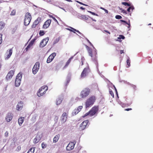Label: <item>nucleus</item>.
Segmentation results:
<instances>
[{"mask_svg":"<svg viewBox=\"0 0 153 153\" xmlns=\"http://www.w3.org/2000/svg\"><path fill=\"white\" fill-rule=\"evenodd\" d=\"M79 112V111H78L77 108H75L73 111V113L75 115H76Z\"/></svg>","mask_w":153,"mask_h":153,"instance_id":"c85d7f7f","label":"nucleus"},{"mask_svg":"<svg viewBox=\"0 0 153 153\" xmlns=\"http://www.w3.org/2000/svg\"><path fill=\"white\" fill-rule=\"evenodd\" d=\"M103 32H106V33H109V34H110V32L109 31H108V30H104L103 31Z\"/></svg>","mask_w":153,"mask_h":153,"instance_id":"09e8293b","label":"nucleus"},{"mask_svg":"<svg viewBox=\"0 0 153 153\" xmlns=\"http://www.w3.org/2000/svg\"><path fill=\"white\" fill-rule=\"evenodd\" d=\"M120 37H121V38H120V39H124L125 38V37L123 35H120Z\"/></svg>","mask_w":153,"mask_h":153,"instance_id":"864d4df0","label":"nucleus"},{"mask_svg":"<svg viewBox=\"0 0 153 153\" xmlns=\"http://www.w3.org/2000/svg\"><path fill=\"white\" fill-rule=\"evenodd\" d=\"M31 16L30 13L27 12L26 13L24 21V25L25 26H27L29 25L31 21Z\"/></svg>","mask_w":153,"mask_h":153,"instance_id":"20e7f679","label":"nucleus"},{"mask_svg":"<svg viewBox=\"0 0 153 153\" xmlns=\"http://www.w3.org/2000/svg\"><path fill=\"white\" fill-rule=\"evenodd\" d=\"M105 12L106 13H108V11L107 10H105Z\"/></svg>","mask_w":153,"mask_h":153,"instance_id":"0e129e2a","label":"nucleus"},{"mask_svg":"<svg viewBox=\"0 0 153 153\" xmlns=\"http://www.w3.org/2000/svg\"><path fill=\"white\" fill-rule=\"evenodd\" d=\"M132 101H131L128 104H127L128 105H130L132 104Z\"/></svg>","mask_w":153,"mask_h":153,"instance_id":"6e6d98bb","label":"nucleus"},{"mask_svg":"<svg viewBox=\"0 0 153 153\" xmlns=\"http://www.w3.org/2000/svg\"><path fill=\"white\" fill-rule=\"evenodd\" d=\"M89 115L90 116V112L89 111L88 112L85 113L83 116H82V117L83 118H84Z\"/></svg>","mask_w":153,"mask_h":153,"instance_id":"e433bc0d","label":"nucleus"},{"mask_svg":"<svg viewBox=\"0 0 153 153\" xmlns=\"http://www.w3.org/2000/svg\"><path fill=\"white\" fill-rule=\"evenodd\" d=\"M49 40V38L48 37L43 39L40 43L39 46L40 47H43L47 44Z\"/></svg>","mask_w":153,"mask_h":153,"instance_id":"9b49d317","label":"nucleus"},{"mask_svg":"<svg viewBox=\"0 0 153 153\" xmlns=\"http://www.w3.org/2000/svg\"><path fill=\"white\" fill-rule=\"evenodd\" d=\"M133 87L134 88V89L136 88V86L134 85H133Z\"/></svg>","mask_w":153,"mask_h":153,"instance_id":"338daca9","label":"nucleus"},{"mask_svg":"<svg viewBox=\"0 0 153 153\" xmlns=\"http://www.w3.org/2000/svg\"><path fill=\"white\" fill-rule=\"evenodd\" d=\"M22 78V74L19 73L16 76L15 81V86L16 87H19L20 85Z\"/></svg>","mask_w":153,"mask_h":153,"instance_id":"423d86ee","label":"nucleus"},{"mask_svg":"<svg viewBox=\"0 0 153 153\" xmlns=\"http://www.w3.org/2000/svg\"><path fill=\"white\" fill-rule=\"evenodd\" d=\"M15 70L13 69L10 70L7 74L6 78L7 80H9L13 77L15 72Z\"/></svg>","mask_w":153,"mask_h":153,"instance_id":"f8f14e48","label":"nucleus"},{"mask_svg":"<svg viewBox=\"0 0 153 153\" xmlns=\"http://www.w3.org/2000/svg\"><path fill=\"white\" fill-rule=\"evenodd\" d=\"M13 52L12 49H10L8 51H7L5 55V59L7 60L11 56Z\"/></svg>","mask_w":153,"mask_h":153,"instance_id":"f3484780","label":"nucleus"},{"mask_svg":"<svg viewBox=\"0 0 153 153\" xmlns=\"http://www.w3.org/2000/svg\"><path fill=\"white\" fill-rule=\"evenodd\" d=\"M126 62L128 65L127 67H129L130 65V61L129 59H127Z\"/></svg>","mask_w":153,"mask_h":153,"instance_id":"2f4dec72","label":"nucleus"},{"mask_svg":"<svg viewBox=\"0 0 153 153\" xmlns=\"http://www.w3.org/2000/svg\"><path fill=\"white\" fill-rule=\"evenodd\" d=\"M41 20V18L40 17H38L37 19L35 20L33 22V25H32L31 27L32 28H34L36 27L37 25L40 22Z\"/></svg>","mask_w":153,"mask_h":153,"instance_id":"6ab92c4d","label":"nucleus"},{"mask_svg":"<svg viewBox=\"0 0 153 153\" xmlns=\"http://www.w3.org/2000/svg\"><path fill=\"white\" fill-rule=\"evenodd\" d=\"M120 53L121 54L123 53H124V51L123 50H120Z\"/></svg>","mask_w":153,"mask_h":153,"instance_id":"4d7b16f0","label":"nucleus"},{"mask_svg":"<svg viewBox=\"0 0 153 153\" xmlns=\"http://www.w3.org/2000/svg\"><path fill=\"white\" fill-rule=\"evenodd\" d=\"M123 12V13H125L126 14H127V12H126V11L125 10H123V11H122Z\"/></svg>","mask_w":153,"mask_h":153,"instance_id":"e2e57ef3","label":"nucleus"},{"mask_svg":"<svg viewBox=\"0 0 153 153\" xmlns=\"http://www.w3.org/2000/svg\"><path fill=\"white\" fill-rule=\"evenodd\" d=\"M87 49L88 50V52L89 53V55L90 56L92 57V59L94 61H96L97 59V56L96 54L97 53H95V54L94 56H93V54H92V50L91 48H90L89 47H88V46H86Z\"/></svg>","mask_w":153,"mask_h":153,"instance_id":"9d476101","label":"nucleus"},{"mask_svg":"<svg viewBox=\"0 0 153 153\" xmlns=\"http://www.w3.org/2000/svg\"><path fill=\"white\" fill-rule=\"evenodd\" d=\"M62 102V100L58 98L56 100V104L57 105L60 104Z\"/></svg>","mask_w":153,"mask_h":153,"instance_id":"cd10ccee","label":"nucleus"},{"mask_svg":"<svg viewBox=\"0 0 153 153\" xmlns=\"http://www.w3.org/2000/svg\"><path fill=\"white\" fill-rule=\"evenodd\" d=\"M126 24L128 25V28L130 27V22L129 20L128 21V23H127Z\"/></svg>","mask_w":153,"mask_h":153,"instance_id":"8fccbe9b","label":"nucleus"},{"mask_svg":"<svg viewBox=\"0 0 153 153\" xmlns=\"http://www.w3.org/2000/svg\"><path fill=\"white\" fill-rule=\"evenodd\" d=\"M32 46L31 44H29L27 46V47L25 48V50H26V51H28V49H29L31 46Z\"/></svg>","mask_w":153,"mask_h":153,"instance_id":"f704fd0d","label":"nucleus"},{"mask_svg":"<svg viewBox=\"0 0 153 153\" xmlns=\"http://www.w3.org/2000/svg\"><path fill=\"white\" fill-rule=\"evenodd\" d=\"M40 66V63L39 62H36L34 65L32 69V72L34 74H36L38 71Z\"/></svg>","mask_w":153,"mask_h":153,"instance_id":"1a4fd4ad","label":"nucleus"},{"mask_svg":"<svg viewBox=\"0 0 153 153\" xmlns=\"http://www.w3.org/2000/svg\"><path fill=\"white\" fill-rule=\"evenodd\" d=\"M45 33L44 32V31L43 30H40L39 32V35L40 36H41L44 35Z\"/></svg>","mask_w":153,"mask_h":153,"instance_id":"c756f323","label":"nucleus"},{"mask_svg":"<svg viewBox=\"0 0 153 153\" xmlns=\"http://www.w3.org/2000/svg\"><path fill=\"white\" fill-rule=\"evenodd\" d=\"M56 53H53L51 54L48 57L47 60V62L48 63L51 62L56 56Z\"/></svg>","mask_w":153,"mask_h":153,"instance_id":"4468645a","label":"nucleus"},{"mask_svg":"<svg viewBox=\"0 0 153 153\" xmlns=\"http://www.w3.org/2000/svg\"><path fill=\"white\" fill-rule=\"evenodd\" d=\"M8 132L7 131H6L4 134L5 136L6 137H7L8 136Z\"/></svg>","mask_w":153,"mask_h":153,"instance_id":"49530a36","label":"nucleus"},{"mask_svg":"<svg viewBox=\"0 0 153 153\" xmlns=\"http://www.w3.org/2000/svg\"><path fill=\"white\" fill-rule=\"evenodd\" d=\"M96 100L95 96L90 97L86 100L85 102V107L86 108L91 107L94 103Z\"/></svg>","mask_w":153,"mask_h":153,"instance_id":"f257e3e1","label":"nucleus"},{"mask_svg":"<svg viewBox=\"0 0 153 153\" xmlns=\"http://www.w3.org/2000/svg\"><path fill=\"white\" fill-rule=\"evenodd\" d=\"M73 56H71V58H70L67 61V62H66L65 65L64 66L63 68H66L69 65V64L70 63L71 59L73 58Z\"/></svg>","mask_w":153,"mask_h":153,"instance_id":"412c9836","label":"nucleus"},{"mask_svg":"<svg viewBox=\"0 0 153 153\" xmlns=\"http://www.w3.org/2000/svg\"><path fill=\"white\" fill-rule=\"evenodd\" d=\"M48 90V87L46 85H44L42 86L37 93V95L39 97H41L45 94L46 91Z\"/></svg>","mask_w":153,"mask_h":153,"instance_id":"7ed1b4c3","label":"nucleus"},{"mask_svg":"<svg viewBox=\"0 0 153 153\" xmlns=\"http://www.w3.org/2000/svg\"><path fill=\"white\" fill-rule=\"evenodd\" d=\"M89 121L86 120L83 121L80 125L79 129L80 130H83L89 126Z\"/></svg>","mask_w":153,"mask_h":153,"instance_id":"39448f33","label":"nucleus"},{"mask_svg":"<svg viewBox=\"0 0 153 153\" xmlns=\"http://www.w3.org/2000/svg\"><path fill=\"white\" fill-rule=\"evenodd\" d=\"M13 115L11 112H9L7 114L5 117V120L7 122H10L12 120Z\"/></svg>","mask_w":153,"mask_h":153,"instance_id":"2eb2a0df","label":"nucleus"},{"mask_svg":"<svg viewBox=\"0 0 153 153\" xmlns=\"http://www.w3.org/2000/svg\"><path fill=\"white\" fill-rule=\"evenodd\" d=\"M80 9H82V10H85V8L83 7H80Z\"/></svg>","mask_w":153,"mask_h":153,"instance_id":"052dcab7","label":"nucleus"},{"mask_svg":"<svg viewBox=\"0 0 153 153\" xmlns=\"http://www.w3.org/2000/svg\"><path fill=\"white\" fill-rule=\"evenodd\" d=\"M35 149V147L29 149L27 153H34Z\"/></svg>","mask_w":153,"mask_h":153,"instance_id":"a878e982","label":"nucleus"},{"mask_svg":"<svg viewBox=\"0 0 153 153\" xmlns=\"http://www.w3.org/2000/svg\"><path fill=\"white\" fill-rule=\"evenodd\" d=\"M109 94H111L112 97L113 98L114 97V94L113 91L111 90H109Z\"/></svg>","mask_w":153,"mask_h":153,"instance_id":"c9c22d12","label":"nucleus"},{"mask_svg":"<svg viewBox=\"0 0 153 153\" xmlns=\"http://www.w3.org/2000/svg\"><path fill=\"white\" fill-rule=\"evenodd\" d=\"M122 17L120 15H116L115 16V18L117 19H120L122 18Z\"/></svg>","mask_w":153,"mask_h":153,"instance_id":"79ce46f5","label":"nucleus"},{"mask_svg":"<svg viewBox=\"0 0 153 153\" xmlns=\"http://www.w3.org/2000/svg\"><path fill=\"white\" fill-rule=\"evenodd\" d=\"M41 145H42V148L43 149H44L46 147V146H47L46 144H45L44 142L42 143Z\"/></svg>","mask_w":153,"mask_h":153,"instance_id":"4c0bfd02","label":"nucleus"},{"mask_svg":"<svg viewBox=\"0 0 153 153\" xmlns=\"http://www.w3.org/2000/svg\"><path fill=\"white\" fill-rule=\"evenodd\" d=\"M23 107V103L22 101H20L18 102L16 106V110L19 111L22 109Z\"/></svg>","mask_w":153,"mask_h":153,"instance_id":"aec40b11","label":"nucleus"},{"mask_svg":"<svg viewBox=\"0 0 153 153\" xmlns=\"http://www.w3.org/2000/svg\"><path fill=\"white\" fill-rule=\"evenodd\" d=\"M24 117H21L19 118L18 120V124L19 126H21L23 123L24 121Z\"/></svg>","mask_w":153,"mask_h":153,"instance_id":"4be33fe9","label":"nucleus"},{"mask_svg":"<svg viewBox=\"0 0 153 153\" xmlns=\"http://www.w3.org/2000/svg\"><path fill=\"white\" fill-rule=\"evenodd\" d=\"M76 2H77V3H78L79 4H80L83 5H85V6H88L87 5L84 4L83 3H82L81 2H80L79 1H76Z\"/></svg>","mask_w":153,"mask_h":153,"instance_id":"37998d69","label":"nucleus"},{"mask_svg":"<svg viewBox=\"0 0 153 153\" xmlns=\"http://www.w3.org/2000/svg\"><path fill=\"white\" fill-rule=\"evenodd\" d=\"M82 106L80 105L78 107V108H77L78 111H79V112L82 109Z\"/></svg>","mask_w":153,"mask_h":153,"instance_id":"58836bf2","label":"nucleus"},{"mask_svg":"<svg viewBox=\"0 0 153 153\" xmlns=\"http://www.w3.org/2000/svg\"><path fill=\"white\" fill-rule=\"evenodd\" d=\"M34 41L35 39H33L30 42L29 44H31V45L32 46L33 44Z\"/></svg>","mask_w":153,"mask_h":153,"instance_id":"c03bdc74","label":"nucleus"},{"mask_svg":"<svg viewBox=\"0 0 153 153\" xmlns=\"http://www.w3.org/2000/svg\"><path fill=\"white\" fill-rule=\"evenodd\" d=\"M59 137V134L56 135L54 137L53 139V141L54 142L56 143L58 141Z\"/></svg>","mask_w":153,"mask_h":153,"instance_id":"393cba45","label":"nucleus"},{"mask_svg":"<svg viewBox=\"0 0 153 153\" xmlns=\"http://www.w3.org/2000/svg\"><path fill=\"white\" fill-rule=\"evenodd\" d=\"M99 106H94L93 107L91 110L89 111L90 113V116H92L94 115L98 111Z\"/></svg>","mask_w":153,"mask_h":153,"instance_id":"6e6552de","label":"nucleus"},{"mask_svg":"<svg viewBox=\"0 0 153 153\" xmlns=\"http://www.w3.org/2000/svg\"><path fill=\"white\" fill-rule=\"evenodd\" d=\"M71 78L70 77H68L66 79V81L65 83V85L67 86L70 81Z\"/></svg>","mask_w":153,"mask_h":153,"instance_id":"bb28decb","label":"nucleus"},{"mask_svg":"<svg viewBox=\"0 0 153 153\" xmlns=\"http://www.w3.org/2000/svg\"><path fill=\"white\" fill-rule=\"evenodd\" d=\"M21 147L20 146H19L17 147V149H18L19 150V149H21Z\"/></svg>","mask_w":153,"mask_h":153,"instance_id":"69168bd1","label":"nucleus"},{"mask_svg":"<svg viewBox=\"0 0 153 153\" xmlns=\"http://www.w3.org/2000/svg\"><path fill=\"white\" fill-rule=\"evenodd\" d=\"M40 139L41 138L39 136L37 135L33 140V143H37L39 141Z\"/></svg>","mask_w":153,"mask_h":153,"instance_id":"5701e85b","label":"nucleus"},{"mask_svg":"<svg viewBox=\"0 0 153 153\" xmlns=\"http://www.w3.org/2000/svg\"><path fill=\"white\" fill-rule=\"evenodd\" d=\"M81 17L82 18L84 19L86 18V16L85 15L82 16Z\"/></svg>","mask_w":153,"mask_h":153,"instance_id":"13d9d810","label":"nucleus"},{"mask_svg":"<svg viewBox=\"0 0 153 153\" xmlns=\"http://www.w3.org/2000/svg\"><path fill=\"white\" fill-rule=\"evenodd\" d=\"M75 143L74 142H71L68 144L66 147V149L67 150H71L73 149L74 147Z\"/></svg>","mask_w":153,"mask_h":153,"instance_id":"a211bd4d","label":"nucleus"},{"mask_svg":"<svg viewBox=\"0 0 153 153\" xmlns=\"http://www.w3.org/2000/svg\"><path fill=\"white\" fill-rule=\"evenodd\" d=\"M134 9V7L133 6L132 7H130L128 8L127 9V11L128 12H130V10L131 9L132 10V11Z\"/></svg>","mask_w":153,"mask_h":153,"instance_id":"473e14b6","label":"nucleus"},{"mask_svg":"<svg viewBox=\"0 0 153 153\" xmlns=\"http://www.w3.org/2000/svg\"><path fill=\"white\" fill-rule=\"evenodd\" d=\"M81 62H82V65H83L84 62L85 61V59L84 58V57H83L81 58Z\"/></svg>","mask_w":153,"mask_h":153,"instance_id":"ea45409f","label":"nucleus"},{"mask_svg":"<svg viewBox=\"0 0 153 153\" xmlns=\"http://www.w3.org/2000/svg\"><path fill=\"white\" fill-rule=\"evenodd\" d=\"M90 91L91 90L89 88H85L81 92L80 96L82 98H85L89 95Z\"/></svg>","mask_w":153,"mask_h":153,"instance_id":"f03ea898","label":"nucleus"},{"mask_svg":"<svg viewBox=\"0 0 153 153\" xmlns=\"http://www.w3.org/2000/svg\"><path fill=\"white\" fill-rule=\"evenodd\" d=\"M122 4L125 6H130V4L126 2H123L122 3Z\"/></svg>","mask_w":153,"mask_h":153,"instance_id":"72a5a7b5","label":"nucleus"},{"mask_svg":"<svg viewBox=\"0 0 153 153\" xmlns=\"http://www.w3.org/2000/svg\"><path fill=\"white\" fill-rule=\"evenodd\" d=\"M51 20L49 19L46 21L43 25L42 28L44 29H46L48 28L51 23Z\"/></svg>","mask_w":153,"mask_h":153,"instance_id":"dca6fc26","label":"nucleus"},{"mask_svg":"<svg viewBox=\"0 0 153 153\" xmlns=\"http://www.w3.org/2000/svg\"><path fill=\"white\" fill-rule=\"evenodd\" d=\"M88 42L89 43V44H90V45L92 46H93V45L92 44V43L88 40Z\"/></svg>","mask_w":153,"mask_h":153,"instance_id":"680f3d73","label":"nucleus"},{"mask_svg":"<svg viewBox=\"0 0 153 153\" xmlns=\"http://www.w3.org/2000/svg\"><path fill=\"white\" fill-rule=\"evenodd\" d=\"M49 16L51 17L52 18L53 17L52 16L50 15Z\"/></svg>","mask_w":153,"mask_h":153,"instance_id":"774afa93","label":"nucleus"},{"mask_svg":"<svg viewBox=\"0 0 153 153\" xmlns=\"http://www.w3.org/2000/svg\"><path fill=\"white\" fill-rule=\"evenodd\" d=\"M2 34L1 33H0V45L2 43Z\"/></svg>","mask_w":153,"mask_h":153,"instance_id":"a19ab883","label":"nucleus"},{"mask_svg":"<svg viewBox=\"0 0 153 153\" xmlns=\"http://www.w3.org/2000/svg\"><path fill=\"white\" fill-rule=\"evenodd\" d=\"M68 114L66 112L63 113L61 117V123L63 124L65 123L67 119Z\"/></svg>","mask_w":153,"mask_h":153,"instance_id":"ddd939ff","label":"nucleus"},{"mask_svg":"<svg viewBox=\"0 0 153 153\" xmlns=\"http://www.w3.org/2000/svg\"><path fill=\"white\" fill-rule=\"evenodd\" d=\"M90 72V69L88 67L85 68L81 73L80 77L82 78H83L87 76L89 73Z\"/></svg>","mask_w":153,"mask_h":153,"instance_id":"0eeeda50","label":"nucleus"},{"mask_svg":"<svg viewBox=\"0 0 153 153\" xmlns=\"http://www.w3.org/2000/svg\"><path fill=\"white\" fill-rule=\"evenodd\" d=\"M120 21H121L122 22H124L126 24H127V23L126 21H125V20H121Z\"/></svg>","mask_w":153,"mask_h":153,"instance_id":"5fc2aeb1","label":"nucleus"},{"mask_svg":"<svg viewBox=\"0 0 153 153\" xmlns=\"http://www.w3.org/2000/svg\"><path fill=\"white\" fill-rule=\"evenodd\" d=\"M52 19L56 22H58L57 20L54 17H53Z\"/></svg>","mask_w":153,"mask_h":153,"instance_id":"603ef678","label":"nucleus"},{"mask_svg":"<svg viewBox=\"0 0 153 153\" xmlns=\"http://www.w3.org/2000/svg\"><path fill=\"white\" fill-rule=\"evenodd\" d=\"M5 24L3 21L0 22V30H1L5 27Z\"/></svg>","mask_w":153,"mask_h":153,"instance_id":"b1692460","label":"nucleus"},{"mask_svg":"<svg viewBox=\"0 0 153 153\" xmlns=\"http://www.w3.org/2000/svg\"><path fill=\"white\" fill-rule=\"evenodd\" d=\"M114 88H115V91L116 92V94H117V96L118 97V95L117 92V89H116V88L115 87H114Z\"/></svg>","mask_w":153,"mask_h":153,"instance_id":"bf43d9fd","label":"nucleus"},{"mask_svg":"<svg viewBox=\"0 0 153 153\" xmlns=\"http://www.w3.org/2000/svg\"><path fill=\"white\" fill-rule=\"evenodd\" d=\"M16 10H12V11H11V13H10V15L11 16H14L16 14Z\"/></svg>","mask_w":153,"mask_h":153,"instance_id":"7c9ffc66","label":"nucleus"},{"mask_svg":"<svg viewBox=\"0 0 153 153\" xmlns=\"http://www.w3.org/2000/svg\"><path fill=\"white\" fill-rule=\"evenodd\" d=\"M88 12L94 15H97V14L94 12H93L90 11H89Z\"/></svg>","mask_w":153,"mask_h":153,"instance_id":"de8ad7c7","label":"nucleus"},{"mask_svg":"<svg viewBox=\"0 0 153 153\" xmlns=\"http://www.w3.org/2000/svg\"><path fill=\"white\" fill-rule=\"evenodd\" d=\"M132 109L131 108H126V109H125V111H129V110H132Z\"/></svg>","mask_w":153,"mask_h":153,"instance_id":"3c124183","label":"nucleus"},{"mask_svg":"<svg viewBox=\"0 0 153 153\" xmlns=\"http://www.w3.org/2000/svg\"><path fill=\"white\" fill-rule=\"evenodd\" d=\"M70 28H71L74 31H76V32H78V33H80V32L78 30H76V29L73 28V27H70Z\"/></svg>","mask_w":153,"mask_h":153,"instance_id":"a18cd8bd","label":"nucleus"}]
</instances>
